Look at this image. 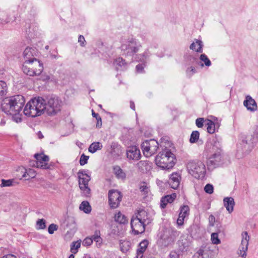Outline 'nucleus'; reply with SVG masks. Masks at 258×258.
Masks as SVG:
<instances>
[{"instance_id":"obj_59","label":"nucleus","mask_w":258,"mask_h":258,"mask_svg":"<svg viewBox=\"0 0 258 258\" xmlns=\"http://www.w3.org/2000/svg\"><path fill=\"white\" fill-rule=\"evenodd\" d=\"M1 258H17V257L14 255L10 254H7V255H4V256H2Z\"/></svg>"},{"instance_id":"obj_22","label":"nucleus","mask_w":258,"mask_h":258,"mask_svg":"<svg viewBox=\"0 0 258 258\" xmlns=\"http://www.w3.org/2000/svg\"><path fill=\"white\" fill-rule=\"evenodd\" d=\"M206 125L207 126V132L210 134L215 133L216 128H219L220 125V122L217 121L214 122L212 120L207 119L206 120Z\"/></svg>"},{"instance_id":"obj_10","label":"nucleus","mask_w":258,"mask_h":258,"mask_svg":"<svg viewBox=\"0 0 258 258\" xmlns=\"http://www.w3.org/2000/svg\"><path fill=\"white\" fill-rule=\"evenodd\" d=\"M242 239L240 245L239 247L238 254L242 257H245L246 256V251L248 248V241L249 236L247 232H243L241 234Z\"/></svg>"},{"instance_id":"obj_11","label":"nucleus","mask_w":258,"mask_h":258,"mask_svg":"<svg viewBox=\"0 0 258 258\" xmlns=\"http://www.w3.org/2000/svg\"><path fill=\"white\" fill-rule=\"evenodd\" d=\"M131 224L132 230L135 234L142 233L145 231V224L136 216L133 217Z\"/></svg>"},{"instance_id":"obj_7","label":"nucleus","mask_w":258,"mask_h":258,"mask_svg":"<svg viewBox=\"0 0 258 258\" xmlns=\"http://www.w3.org/2000/svg\"><path fill=\"white\" fill-rule=\"evenodd\" d=\"M218 143H216V145L212 146V148L211 144H208L207 145L208 148L211 149L212 151H215V153L208 160L207 163L208 166H212L213 167H215L218 165L222 161L221 150L218 146Z\"/></svg>"},{"instance_id":"obj_3","label":"nucleus","mask_w":258,"mask_h":258,"mask_svg":"<svg viewBox=\"0 0 258 258\" xmlns=\"http://www.w3.org/2000/svg\"><path fill=\"white\" fill-rule=\"evenodd\" d=\"M156 165L163 170H170L176 163L174 155L169 149L160 152L155 158Z\"/></svg>"},{"instance_id":"obj_31","label":"nucleus","mask_w":258,"mask_h":258,"mask_svg":"<svg viewBox=\"0 0 258 258\" xmlns=\"http://www.w3.org/2000/svg\"><path fill=\"white\" fill-rule=\"evenodd\" d=\"M102 148V144L99 142H94L92 143L89 148L88 150L90 152L94 153L97 150H101Z\"/></svg>"},{"instance_id":"obj_40","label":"nucleus","mask_w":258,"mask_h":258,"mask_svg":"<svg viewBox=\"0 0 258 258\" xmlns=\"http://www.w3.org/2000/svg\"><path fill=\"white\" fill-rule=\"evenodd\" d=\"M200 59L202 61H203L205 63V64L207 66L209 67L211 64V61L210 59L208 58L207 56L205 54H202L200 56Z\"/></svg>"},{"instance_id":"obj_64","label":"nucleus","mask_w":258,"mask_h":258,"mask_svg":"<svg viewBox=\"0 0 258 258\" xmlns=\"http://www.w3.org/2000/svg\"><path fill=\"white\" fill-rule=\"evenodd\" d=\"M211 119L214 122L220 121L216 117H212Z\"/></svg>"},{"instance_id":"obj_29","label":"nucleus","mask_w":258,"mask_h":258,"mask_svg":"<svg viewBox=\"0 0 258 258\" xmlns=\"http://www.w3.org/2000/svg\"><path fill=\"white\" fill-rule=\"evenodd\" d=\"M131 247V243L128 240H123L120 241V248L121 251L123 252H126L128 251Z\"/></svg>"},{"instance_id":"obj_35","label":"nucleus","mask_w":258,"mask_h":258,"mask_svg":"<svg viewBox=\"0 0 258 258\" xmlns=\"http://www.w3.org/2000/svg\"><path fill=\"white\" fill-rule=\"evenodd\" d=\"M113 64L116 67L117 69H118L119 67L125 66L126 62L122 58L119 57L114 60Z\"/></svg>"},{"instance_id":"obj_52","label":"nucleus","mask_w":258,"mask_h":258,"mask_svg":"<svg viewBox=\"0 0 258 258\" xmlns=\"http://www.w3.org/2000/svg\"><path fill=\"white\" fill-rule=\"evenodd\" d=\"M196 72L195 68L193 67H190L187 69L186 73L189 75H192Z\"/></svg>"},{"instance_id":"obj_44","label":"nucleus","mask_w":258,"mask_h":258,"mask_svg":"<svg viewBox=\"0 0 258 258\" xmlns=\"http://www.w3.org/2000/svg\"><path fill=\"white\" fill-rule=\"evenodd\" d=\"M165 198L166 199V201H167V202H169V203H171L176 199V194L175 193H173L171 195H167V196H165Z\"/></svg>"},{"instance_id":"obj_60","label":"nucleus","mask_w":258,"mask_h":258,"mask_svg":"<svg viewBox=\"0 0 258 258\" xmlns=\"http://www.w3.org/2000/svg\"><path fill=\"white\" fill-rule=\"evenodd\" d=\"M37 136H38V138L40 139H42L44 138V136L43 135V134H42V133L39 131L37 133Z\"/></svg>"},{"instance_id":"obj_33","label":"nucleus","mask_w":258,"mask_h":258,"mask_svg":"<svg viewBox=\"0 0 258 258\" xmlns=\"http://www.w3.org/2000/svg\"><path fill=\"white\" fill-rule=\"evenodd\" d=\"M80 209L85 213H89L91 211V207L87 201H83L80 206Z\"/></svg>"},{"instance_id":"obj_12","label":"nucleus","mask_w":258,"mask_h":258,"mask_svg":"<svg viewBox=\"0 0 258 258\" xmlns=\"http://www.w3.org/2000/svg\"><path fill=\"white\" fill-rule=\"evenodd\" d=\"M126 157L128 160L138 161L141 157V151L136 146H131L126 149Z\"/></svg>"},{"instance_id":"obj_30","label":"nucleus","mask_w":258,"mask_h":258,"mask_svg":"<svg viewBox=\"0 0 258 258\" xmlns=\"http://www.w3.org/2000/svg\"><path fill=\"white\" fill-rule=\"evenodd\" d=\"M114 220L120 224H125L127 222V218L120 212H118L115 215Z\"/></svg>"},{"instance_id":"obj_21","label":"nucleus","mask_w":258,"mask_h":258,"mask_svg":"<svg viewBox=\"0 0 258 258\" xmlns=\"http://www.w3.org/2000/svg\"><path fill=\"white\" fill-rule=\"evenodd\" d=\"M31 61H25L23 63L22 70L23 72L27 75L34 76L37 75L35 74L34 69L31 66Z\"/></svg>"},{"instance_id":"obj_42","label":"nucleus","mask_w":258,"mask_h":258,"mask_svg":"<svg viewBox=\"0 0 258 258\" xmlns=\"http://www.w3.org/2000/svg\"><path fill=\"white\" fill-rule=\"evenodd\" d=\"M93 236L91 237H87L84 239L82 244L84 246H90L93 243Z\"/></svg>"},{"instance_id":"obj_38","label":"nucleus","mask_w":258,"mask_h":258,"mask_svg":"<svg viewBox=\"0 0 258 258\" xmlns=\"http://www.w3.org/2000/svg\"><path fill=\"white\" fill-rule=\"evenodd\" d=\"M7 85L6 83L2 81H0V96H4L7 92Z\"/></svg>"},{"instance_id":"obj_47","label":"nucleus","mask_w":258,"mask_h":258,"mask_svg":"<svg viewBox=\"0 0 258 258\" xmlns=\"http://www.w3.org/2000/svg\"><path fill=\"white\" fill-rule=\"evenodd\" d=\"M140 188L141 191L144 194H147L149 191V187L147 186V184L145 183H143L140 186Z\"/></svg>"},{"instance_id":"obj_9","label":"nucleus","mask_w":258,"mask_h":258,"mask_svg":"<svg viewBox=\"0 0 258 258\" xmlns=\"http://www.w3.org/2000/svg\"><path fill=\"white\" fill-rule=\"evenodd\" d=\"M62 102L57 97L49 99V115H54L60 111Z\"/></svg>"},{"instance_id":"obj_51","label":"nucleus","mask_w":258,"mask_h":258,"mask_svg":"<svg viewBox=\"0 0 258 258\" xmlns=\"http://www.w3.org/2000/svg\"><path fill=\"white\" fill-rule=\"evenodd\" d=\"M215 222V218L213 215H210L209 217V223L210 226H213Z\"/></svg>"},{"instance_id":"obj_41","label":"nucleus","mask_w":258,"mask_h":258,"mask_svg":"<svg viewBox=\"0 0 258 258\" xmlns=\"http://www.w3.org/2000/svg\"><path fill=\"white\" fill-rule=\"evenodd\" d=\"M211 239L212 243L214 244H218L220 243V240L218 238V235L217 233H212Z\"/></svg>"},{"instance_id":"obj_28","label":"nucleus","mask_w":258,"mask_h":258,"mask_svg":"<svg viewBox=\"0 0 258 258\" xmlns=\"http://www.w3.org/2000/svg\"><path fill=\"white\" fill-rule=\"evenodd\" d=\"M190 49L195 50L198 52H202L203 51L202 42L199 40H196L195 42H193L190 45Z\"/></svg>"},{"instance_id":"obj_49","label":"nucleus","mask_w":258,"mask_h":258,"mask_svg":"<svg viewBox=\"0 0 258 258\" xmlns=\"http://www.w3.org/2000/svg\"><path fill=\"white\" fill-rule=\"evenodd\" d=\"M204 251L199 249L194 255V258H204Z\"/></svg>"},{"instance_id":"obj_62","label":"nucleus","mask_w":258,"mask_h":258,"mask_svg":"<svg viewBox=\"0 0 258 258\" xmlns=\"http://www.w3.org/2000/svg\"><path fill=\"white\" fill-rule=\"evenodd\" d=\"M92 115L94 117H95L96 119H97V118H98V117H100V116L98 115V114L97 113H96L94 112L93 110H92Z\"/></svg>"},{"instance_id":"obj_26","label":"nucleus","mask_w":258,"mask_h":258,"mask_svg":"<svg viewBox=\"0 0 258 258\" xmlns=\"http://www.w3.org/2000/svg\"><path fill=\"white\" fill-rule=\"evenodd\" d=\"M135 216L139 218L145 224H149L150 222L148 213L144 210L139 211Z\"/></svg>"},{"instance_id":"obj_17","label":"nucleus","mask_w":258,"mask_h":258,"mask_svg":"<svg viewBox=\"0 0 258 258\" xmlns=\"http://www.w3.org/2000/svg\"><path fill=\"white\" fill-rule=\"evenodd\" d=\"M121 48L122 50H126L127 53H136L138 50V47L134 39H131L121 45Z\"/></svg>"},{"instance_id":"obj_1","label":"nucleus","mask_w":258,"mask_h":258,"mask_svg":"<svg viewBox=\"0 0 258 258\" xmlns=\"http://www.w3.org/2000/svg\"><path fill=\"white\" fill-rule=\"evenodd\" d=\"M25 103L22 95H18L5 98L2 103V110L12 116L13 120L18 123L22 121V111Z\"/></svg>"},{"instance_id":"obj_39","label":"nucleus","mask_w":258,"mask_h":258,"mask_svg":"<svg viewBox=\"0 0 258 258\" xmlns=\"http://www.w3.org/2000/svg\"><path fill=\"white\" fill-rule=\"evenodd\" d=\"M46 227L45 221L44 219H39L36 222L37 229H44Z\"/></svg>"},{"instance_id":"obj_15","label":"nucleus","mask_w":258,"mask_h":258,"mask_svg":"<svg viewBox=\"0 0 258 258\" xmlns=\"http://www.w3.org/2000/svg\"><path fill=\"white\" fill-rule=\"evenodd\" d=\"M34 157L36 160V166L37 167L45 169L48 168V165L47 163L48 161L47 156L43 153H40L35 154Z\"/></svg>"},{"instance_id":"obj_55","label":"nucleus","mask_w":258,"mask_h":258,"mask_svg":"<svg viewBox=\"0 0 258 258\" xmlns=\"http://www.w3.org/2000/svg\"><path fill=\"white\" fill-rule=\"evenodd\" d=\"M96 120H97L96 127L98 128H100L102 125L101 118L100 117V116L98 117V118H97L96 119Z\"/></svg>"},{"instance_id":"obj_23","label":"nucleus","mask_w":258,"mask_h":258,"mask_svg":"<svg viewBox=\"0 0 258 258\" xmlns=\"http://www.w3.org/2000/svg\"><path fill=\"white\" fill-rule=\"evenodd\" d=\"M20 170H21V173H23L22 177L25 178L26 180L34 178L36 176V172L34 169H26L24 167H21L20 168Z\"/></svg>"},{"instance_id":"obj_8","label":"nucleus","mask_w":258,"mask_h":258,"mask_svg":"<svg viewBox=\"0 0 258 258\" xmlns=\"http://www.w3.org/2000/svg\"><path fill=\"white\" fill-rule=\"evenodd\" d=\"M122 196L117 190L111 189L108 192L109 205L112 208L118 207L121 201Z\"/></svg>"},{"instance_id":"obj_25","label":"nucleus","mask_w":258,"mask_h":258,"mask_svg":"<svg viewBox=\"0 0 258 258\" xmlns=\"http://www.w3.org/2000/svg\"><path fill=\"white\" fill-rule=\"evenodd\" d=\"M30 61L32 64L31 66H32L33 68L34 69L35 74H37V75H40L43 70L42 63H41L37 59H33Z\"/></svg>"},{"instance_id":"obj_4","label":"nucleus","mask_w":258,"mask_h":258,"mask_svg":"<svg viewBox=\"0 0 258 258\" xmlns=\"http://www.w3.org/2000/svg\"><path fill=\"white\" fill-rule=\"evenodd\" d=\"M79 186L81 194L85 197H89L91 195V189L89 186V182L91 180L90 175L87 171L80 170L77 173Z\"/></svg>"},{"instance_id":"obj_27","label":"nucleus","mask_w":258,"mask_h":258,"mask_svg":"<svg viewBox=\"0 0 258 258\" xmlns=\"http://www.w3.org/2000/svg\"><path fill=\"white\" fill-rule=\"evenodd\" d=\"M113 173L118 179H124L125 178L126 174L119 166H116L113 167Z\"/></svg>"},{"instance_id":"obj_46","label":"nucleus","mask_w":258,"mask_h":258,"mask_svg":"<svg viewBox=\"0 0 258 258\" xmlns=\"http://www.w3.org/2000/svg\"><path fill=\"white\" fill-rule=\"evenodd\" d=\"M89 156H86L84 154L81 155L80 159V164L81 165H84L87 163Z\"/></svg>"},{"instance_id":"obj_56","label":"nucleus","mask_w":258,"mask_h":258,"mask_svg":"<svg viewBox=\"0 0 258 258\" xmlns=\"http://www.w3.org/2000/svg\"><path fill=\"white\" fill-rule=\"evenodd\" d=\"M179 255L175 252H171L170 253V258H178Z\"/></svg>"},{"instance_id":"obj_43","label":"nucleus","mask_w":258,"mask_h":258,"mask_svg":"<svg viewBox=\"0 0 258 258\" xmlns=\"http://www.w3.org/2000/svg\"><path fill=\"white\" fill-rule=\"evenodd\" d=\"M13 181H14L13 179H9V180L2 179L1 186V187L10 186L12 185Z\"/></svg>"},{"instance_id":"obj_37","label":"nucleus","mask_w":258,"mask_h":258,"mask_svg":"<svg viewBox=\"0 0 258 258\" xmlns=\"http://www.w3.org/2000/svg\"><path fill=\"white\" fill-rule=\"evenodd\" d=\"M200 133L198 131H193L190 135L189 141L191 143H196L199 139Z\"/></svg>"},{"instance_id":"obj_6","label":"nucleus","mask_w":258,"mask_h":258,"mask_svg":"<svg viewBox=\"0 0 258 258\" xmlns=\"http://www.w3.org/2000/svg\"><path fill=\"white\" fill-rule=\"evenodd\" d=\"M141 147L144 156L149 157L156 153L159 148V144L155 140H146L143 142Z\"/></svg>"},{"instance_id":"obj_13","label":"nucleus","mask_w":258,"mask_h":258,"mask_svg":"<svg viewBox=\"0 0 258 258\" xmlns=\"http://www.w3.org/2000/svg\"><path fill=\"white\" fill-rule=\"evenodd\" d=\"M178 235L176 230L166 231L162 237V243L165 246H168L174 241L175 237Z\"/></svg>"},{"instance_id":"obj_20","label":"nucleus","mask_w":258,"mask_h":258,"mask_svg":"<svg viewBox=\"0 0 258 258\" xmlns=\"http://www.w3.org/2000/svg\"><path fill=\"white\" fill-rule=\"evenodd\" d=\"M243 105L247 110L250 111H254L257 109V105L255 100L249 95L246 96Z\"/></svg>"},{"instance_id":"obj_57","label":"nucleus","mask_w":258,"mask_h":258,"mask_svg":"<svg viewBox=\"0 0 258 258\" xmlns=\"http://www.w3.org/2000/svg\"><path fill=\"white\" fill-rule=\"evenodd\" d=\"M147 164V163L146 162V161H140V162H139L137 164V165L138 167H141V166H145L146 165V164Z\"/></svg>"},{"instance_id":"obj_14","label":"nucleus","mask_w":258,"mask_h":258,"mask_svg":"<svg viewBox=\"0 0 258 258\" xmlns=\"http://www.w3.org/2000/svg\"><path fill=\"white\" fill-rule=\"evenodd\" d=\"M189 208L187 205H183L180 207L179 213L176 221V223L178 226H181L183 225L184 219L188 217L189 215Z\"/></svg>"},{"instance_id":"obj_50","label":"nucleus","mask_w":258,"mask_h":258,"mask_svg":"<svg viewBox=\"0 0 258 258\" xmlns=\"http://www.w3.org/2000/svg\"><path fill=\"white\" fill-rule=\"evenodd\" d=\"M58 226L54 224L49 225V234H53L55 231L58 229Z\"/></svg>"},{"instance_id":"obj_2","label":"nucleus","mask_w":258,"mask_h":258,"mask_svg":"<svg viewBox=\"0 0 258 258\" xmlns=\"http://www.w3.org/2000/svg\"><path fill=\"white\" fill-rule=\"evenodd\" d=\"M46 109V103L41 97L31 99L24 109V114L28 116L35 117L41 115Z\"/></svg>"},{"instance_id":"obj_45","label":"nucleus","mask_w":258,"mask_h":258,"mask_svg":"<svg viewBox=\"0 0 258 258\" xmlns=\"http://www.w3.org/2000/svg\"><path fill=\"white\" fill-rule=\"evenodd\" d=\"M213 186L211 184H207L204 187L205 191L209 194H211L213 192Z\"/></svg>"},{"instance_id":"obj_36","label":"nucleus","mask_w":258,"mask_h":258,"mask_svg":"<svg viewBox=\"0 0 258 258\" xmlns=\"http://www.w3.org/2000/svg\"><path fill=\"white\" fill-rule=\"evenodd\" d=\"M179 245L181 250H186L189 246L190 242L186 239H181L179 241Z\"/></svg>"},{"instance_id":"obj_54","label":"nucleus","mask_w":258,"mask_h":258,"mask_svg":"<svg viewBox=\"0 0 258 258\" xmlns=\"http://www.w3.org/2000/svg\"><path fill=\"white\" fill-rule=\"evenodd\" d=\"M78 42L80 43V45L82 46L85 45L86 42L84 37L83 35H80L78 38Z\"/></svg>"},{"instance_id":"obj_32","label":"nucleus","mask_w":258,"mask_h":258,"mask_svg":"<svg viewBox=\"0 0 258 258\" xmlns=\"http://www.w3.org/2000/svg\"><path fill=\"white\" fill-rule=\"evenodd\" d=\"M81 240H79L75 242H73L71 244L70 251L72 253H77L79 248L81 246Z\"/></svg>"},{"instance_id":"obj_5","label":"nucleus","mask_w":258,"mask_h":258,"mask_svg":"<svg viewBox=\"0 0 258 258\" xmlns=\"http://www.w3.org/2000/svg\"><path fill=\"white\" fill-rule=\"evenodd\" d=\"M186 167L189 173L196 178L200 179L204 177L206 168L202 162H189L187 163Z\"/></svg>"},{"instance_id":"obj_18","label":"nucleus","mask_w":258,"mask_h":258,"mask_svg":"<svg viewBox=\"0 0 258 258\" xmlns=\"http://www.w3.org/2000/svg\"><path fill=\"white\" fill-rule=\"evenodd\" d=\"M180 175L177 172L172 173L169 177L168 183L171 187L176 189L179 186L180 181Z\"/></svg>"},{"instance_id":"obj_53","label":"nucleus","mask_w":258,"mask_h":258,"mask_svg":"<svg viewBox=\"0 0 258 258\" xmlns=\"http://www.w3.org/2000/svg\"><path fill=\"white\" fill-rule=\"evenodd\" d=\"M166 198L165 197H163L162 198L161 200V204H160V206L162 208H165L167 205V204L168 203H169V202H167V201H166Z\"/></svg>"},{"instance_id":"obj_24","label":"nucleus","mask_w":258,"mask_h":258,"mask_svg":"<svg viewBox=\"0 0 258 258\" xmlns=\"http://www.w3.org/2000/svg\"><path fill=\"white\" fill-rule=\"evenodd\" d=\"M224 205L229 213L233 211V207L235 205L234 199L231 197L225 198L223 200Z\"/></svg>"},{"instance_id":"obj_61","label":"nucleus","mask_w":258,"mask_h":258,"mask_svg":"<svg viewBox=\"0 0 258 258\" xmlns=\"http://www.w3.org/2000/svg\"><path fill=\"white\" fill-rule=\"evenodd\" d=\"M130 107L133 110H135V103L134 102H133V101L130 102Z\"/></svg>"},{"instance_id":"obj_16","label":"nucleus","mask_w":258,"mask_h":258,"mask_svg":"<svg viewBox=\"0 0 258 258\" xmlns=\"http://www.w3.org/2000/svg\"><path fill=\"white\" fill-rule=\"evenodd\" d=\"M38 54L37 50L34 47H27L23 52V56L25 61H30L36 58Z\"/></svg>"},{"instance_id":"obj_34","label":"nucleus","mask_w":258,"mask_h":258,"mask_svg":"<svg viewBox=\"0 0 258 258\" xmlns=\"http://www.w3.org/2000/svg\"><path fill=\"white\" fill-rule=\"evenodd\" d=\"M92 236L93 240L95 242L96 246L100 247L102 245L103 240L99 233L96 232Z\"/></svg>"},{"instance_id":"obj_48","label":"nucleus","mask_w":258,"mask_h":258,"mask_svg":"<svg viewBox=\"0 0 258 258\" xmlns=\"http://www.w3.org/2000/svg\"><path fill=\"white\" fill-rule=\"evenodd\" d=\"M204 118H198L196 120V125L198 127H202L204 125Z\"/></svg>"},{"instance_id":"obj_58","label":"nucleus","mask_w":258,"mask_h":258,"mask_svg":"<svg viewBox=\"0 0 258 258\" xmlns=\"http://www.w3.org/2000/svg\"><path fill=\"white\" fill-rule=\"evenodd\" d=\"M136 69L137 71L141 72L143 70V67L142 66V64H138L136 66Z\"/></svg>"},{"instance_id":"obj_19","label":"nucleus","mask_w":258,"mask_h":258,"mask_svg":"<svg viewBox=\"0 0 258 258\" xmlns=\"http://www.w3.org/2000/svg\"><path fill=\"white\" fill-rule=\"evenodd\" d=\"M148 244V241L146 240L139 243L137 248L136 258H144V254L147 250Z\"/></svg>"},{"instance_id":"obj_63","label":"nucleus","mask_w":258,"mask_h":258,"mask_svg":"<svg viewBox=\"0 0 258 258\" xmlns=\"http://www.w3.org/2000/svg\"><path fill=\"white\" fill-rule=\"evenodd\" d=\"M6 121L4 119H2L1 122H0V125L2 126H3L5 124Z\"/></svg>"}]
</instances>
